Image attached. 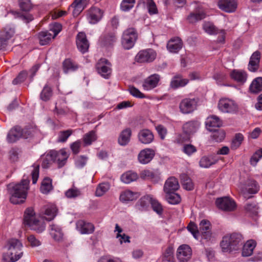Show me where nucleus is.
Listing matches in <instances>:
<instances>
[{"mask_svg": "<svg viewBox=\"0 0 262 262\" xmlns=\"http://www.w3.org/2000/svg\"><path fill=\"white\" fill-rule=\"evenodd\" d=\"M29 180L23 179L20 183L14 184L10 183L7 185L10 201L13 204H22L27 198L29 189Z\"/></svg>", "mask_w": 262, "mask_h": 262, "instance_id": "nucleus-1", "label": "nucleus"}, {"mask_svg": "<svg viewBox=\"0 0 262 262\" xmlns=\"http://www.w3.org/2000/svg\"><path fill=\"white\" fill-rule=\"evenodd\" d=\"M243 237L239 233H232L227 234L223 237L220 246L224 252H232L238 250L243 245Z\"/></svg>", "mask_w": 262, "mask_h": 262, "instance_id": "nucleus-2", "label": "nucleus"}, {"mask_svg": "<svg viewBox=\"0 0 262 262\" xmlns=\"http://www.w3.org/2000/svg\"><path fill=\"white\" fill-rule=\"evenodd\" d=\"M24 223L38 233H41L45 230V226L41 224L36 217L34 209L32 207L27 208L24 212Z\"/></svg>", "mask_w": 262, "mask_h": 262, "instance_id": "nucleus-3", "label": "nucleus"}, {"mask_svg": "<svg viewBox=\"0 0 262 262\" xmlns=\"http://www.w3.org/2000/svg\"><path fill=\"white\" fill-rule=\"evenodd\" d=\"M8 244V250H14L15 252H11L10 256L3 255L2 262H15L23 255V252H18V251H20L23 245L18 239L15 238L9 240Z\"/></svg>", "mask_w": 262, "mask_h": 262, "instance_id": "nucleus-4", "label": "nucleus"}, {"mask_svg": "<svg viewBox=\"0 0 262 262\" xmlns=\"http://www.w3.org/2000/svg\"><path fill=\"white\" fill-rule=\"evenodd\" d=\"M138 38L137 33L134 28L126 29L123 33L121 43L125 50L132 48Z\"/></svg>", "mask_w": 262, "mask_h": 262, "instance_id": "nucleus-5", "label": "nucleus"}, {"mask_svg": "<svg viewBox=\"0 0 262 262\" xmlns=\"http://www.w3.org/2000/svg\"><path fill=\"white\" fill-rule=\"evenodd\" d=\"M31 134L30 130L23 129L20 126H16L12 128L8 133L7 140L9 143H14L20 138L27 139Z\"/></svg>", "mask_w": 262, "mask_h": 262, "instance_id": "nucleus-6", "label": "nucleus"}, {"mask_svg": "<svg viewBox=\"0 0 262 262\" xmlns=\"http://www.w3.org/2000/svg\"><path fill=\"white\" fill-rule=\"evenodd\" d=\"M112 64L105 58H101L96 64L97 72L103 78L108 79L112 73Z\"/></svg>", "mask_w": 262, "mask_h": 262, "instance_id": "nucleus-7", "label": "nucleus"}, {"mask_svg": "<svg viewBox=\"0 0 262 262\" xmlns=\"http://www.w3.org/2000/svg\"><path fill=\"white\" fill-rule=\"evenodd\" d=\"M156 52L152 49L143 50L138 52L135 57V60L139 63L151 62L156 57Z\"/></svg>", "mask_w": 262, "mask_h": 262, "instance_id": "nucleus-8", "label": "nucleus"}, {"mask_svg": "<svg viewBox=\"0 0 262 262\" xmlns=\"http://www.w3.org/2000/svg\"><path fill=\"white\" fill-rule=\"evenodd\" d=\"M50 157H52L53 162L57 163L58 168H60L66 165L69 155L64 149H62L59 151H50Z\"/></svg>", "mask_w": 262, "mask_h": 262, "instance_id": "nucleus-9", "label": "nucleus"}, {"mask_svg": "<svg viewBox=\"0 0 262 262\" xmlns=\"http://www.w3.org/2000/svg\"><path fill=\"white\" fill-rule=\"evenodd\" d=\"M220 110L224 113H235L238 111L237 105L232 100L221 99L218 103Z\"/></svg>", "mask_w": 262, "mask_h": 262, "instance_id": "nucleus-10", "label": "nucleus"}, {"mask_svg": "<svg viewBox=\"0 0 262 262\" xmlns=\"http://www.w3.org/2000/svg\"><path fill=\"white\" fill-rule=\"evenodd\" d=\"M216 206L224 211H231L236 208L235 202L229 197L217 198L215 201Z\"/></svg>", "mask_w": 262, "mask_h": 262, "instance_id": "nucleus-11", "label": "nucleus"}, {"mask_svg": "<svg viewBox=\"0 0 262 262\" xmlns=\"http://www.w3.org/2000/svg\"><path fill=\"white\" fill-rule=\"evenodd\" d=\"M196 103L194 99L185 98L180 102L179 108L182 113L189 114L196 108Z\"/></svg>", "mask_w": 262, "mask_h": 262, "instance_id": "nucleus-12", "label": "nucleus"}, {"mask_svg": "<svg viewBox=\"0 0 262 262\" xmlns=\"http://www.w3.org/2000/svg\"><path fill=\"white\" fill-rule=\"evenodd\" d=\"M76 45L78 50L82 54L88 51L90 43L84 32H79L77 35Z\"/></svg>", "mask_w": 262, "mask_h": 262, "instance_id": "nucleus-13", "label": "nucleus"}, {"mask_svg": "<svg viewBox=\"0 0 262 262\" xmlns=\"http://www.w3.org/2000/svg\"><path fill=\"white\" fill-rule=\"evenodd\" d=\"M155 154V151L151 148H147L142 149L138 154V161L141 164H147L152 160Z\"/></svg>", "mask_w": 262, "mask_h": 262, "instance_id": "nucleus-14", "label": "nucleus"}, {"mask_svg": "<svg viewBox=\"0 0 262 262\" xmlns=\"http://www.w3.org/2000/svg\"><path fill=\"white\" fill-rule=\"evenodd\" d=\"M57 208L54 205H47L41 208L40 213L45 215V219L50 221L54 219L57 212Z\"/></svg>", "mask_w": 262, "mask_h": 262, "instance_id": "nucleus-15", "label": "nucleus"}, {"mask_svg": "<svg viewBox=\"0 0 262 262\" xmlns=\"http://www.w3.org/2000/svg\"><path fill=\"white\" fill-rule=\"evenodd\" d=\"M191 255V248L188 245H181L177 250V256L180 261L184 262L187 261L190 258Z\"/></svg>", "mask_w": 262, "mask_h": 262, "instance_id": "nucleus-16", "label": "nucleus"}, {"mask_svg": "<svg viewBox=\"0 0 262 262\" xmlns=\"http://www.w3.org/2000/svg\"><path fill=\"white\" fill-rule=\"evenodd\" d=\"M138 139L141 143L148 144L153 141L154 136L152 132L149 129H143L138 133Z\"/></svg>", "mask_w": 262, "mask_h": 262, "instance_id": "nucleus-17", "label": "nucleus"}, {"mask_svg": "<svg viewBox=\"0 0 262 262\" xmlns=\"http://www.w3.org/2000/svg\"><path fill=\"white\" fill-rule=\"evenodd\" d=\"M217 6L221 10L228 13L234 12L236 9L235 0H219Z\"/></svg>", "mask_w": 262, "mask_h": 262, "instance_id": "nucleus-18", "label": "nucleus"}, {"mask_svg": "<svg viewBox=\"0 0 262 262\" xmlns=\"http://www.w3.org/2000/svg\"><path fill=\"white\" fill-rule=\"evenodd\" d=\"M76 228L81 234H91L95 229L94 225L84 220H79L76 223Z\"/></svg>", "mask_w": 262, "mask_h": 262, "instance_id": "nucleus-19", "label": "nucleus"}, {"mask_svg": "<svg viewBox=\"0 0 262 262\" xmlns=\"http://www.w3.org/2000/svg\"><path fill=\"white\" fill-rule=\"evenodd\" d=\"M160 79V76L157 74H154L145 79L143 87L144 90H148L156 88Z\"/></svg>", "mask_w": 262, "mask_h": 262, "instance_id": "nucleus-20", "label": "nucleus"}, {"mask_svg": "<svg viewBox=\"0 0 262 262\" xmlns=\"http://www.w3.org/2000/svg\"><path fill=\"white\" fill-rule=\"evenodd\" d=\"M103 13L101 10L97 7H92L88 12L89 22L91 24H96L98 22L102 17Z\"/></svg>", "mask_w": 262, "mask_h": 262, "instance_id": "nucleus-21", "label": "nucleus"}, {"mask_svg": "<svg viewBox=\"0 0 262 262\" xmlns=\"http://www.w3.org/2000/svg\"><path fill=\"white\" fill-rule=\"evenodd\" d=\"M179 187L178 180L176 178L171 177L166 181L164 186V191L165 193L176 191L179 188Z\"/></svg>", "mask_w": 262, "mask_h": 262, "instance_id": "nucleus-22", "label": "nucleus"}, {"mask_svg": "<svg viewBox=\"0 0 262 262\" xmlns=\"http://www.w3.org/2000/svg\"><path fill=\"white\" fill-rule=\"evenodd\" d=\"M183 42L179 37L171 39L167 44L168 50L171 53H178L182 48Z\"/></svg>", "mask_w": 262, "mask_h": 262, "instance_id": "nucleus-23", "label": "nucleus"}, {"mask_svg": "<svg viewBox=\"0 0 262 262\" xmlns=\"http://www.w3.org/2000/svg\"><path fill=\"white\" fill-rule=\"evenodd\" d=\"M222 121L220 118L215 116H212L208 117L206 121L207 129L212 132L216 128H218L222 125Z\"/></svg>", "mask_w": 262, "mask_h": 262, "instance_id": "nucleus-24", "label": "nucleus"}, {"mask_svg": "<svg viewBox=\"0 0 262 262\" xmlns=\"http://www.w3.org/2000/svg\"><path fill=\"white\" fill-rule=\"evenodd\" d=\"M117 38L115 33H107L100 37V41L101 44L105 47H110L113 45L116 41Z\"/></svg>", "mask_w": 262, "mask_h": 262, "instance_id": "nucleus-25", "label": "nucleus"}, {"mask_svg": "<svg viewBox=\"0 0 262 262\" xmlns=\"http://www.w3.org/2000/svg\"><path fill=\"white\" fill-rule=\"evenodd\" d=\"M260 53L259 51H255L251 56L248 65V69L251 72H255L259 67Z\"/></svg>", "mask_w": 262, "mask_h": 262, "instance_id": "nucleus-26", "label": "nucleus"}, {"mask_svg": "<svg viewBox=\"0 0 262 262\" xmlns=\"http://www.w3.org/2000/svg\"><path fill=\"white\" fill-rule=\"evenodd\" d=\"M250 93L252 94H258L262 91V77H258L255 78L249 89Z\"/></svg>", "mask_w": 262, "mask_h": 262, "instance_id": "nucleus-27", "label": "nucleus"}, {"mask_svg": "<svg viewBox=\"0 0 262 262\" xmlns=\"http://www.w3.org/2000/svg\"><path fill=\"white\" fill-rule=\"evenodd\" d=\"M132 130L129 128L123 130L118 138V143L122 146L127 145L130 141Z\"/></svg>", "mask_w": 262, "mask_h": 262, "instance_id": "nucleus-28", "label": "nucleus"}, {"mask_svg": "<svg viewBox=\"0 0 262 262\" xmlns=\"http://www.w3.org/2000/svg\"><path fill=\"white\" fill-rule=\"evenodd\" d=\"M188 80L182 79L180 75L174 76L170 82V86L172 88L177 89L179 87L184 86L187 84Z\"/></svg>", "mask_w": 262, "mask_h": 262, "instance_id": "nucleus-29", "label": "nucleus"}, {"mask_svg": "<svg viewBox=\"0 0 262 262\" xmlns=\"http://www.w3.org/2000/svg\"><path fill=\"white\" fill-rule=\"evenodd\" d=\"M230 76L234 80L242 83H244L247 79V74L243 71L234 70L231 72Z\"/></svg>", "mask_w": 262, "mask_h": 262, "instance_id": "nucleus-30", "label": "nucleus"}, {"mask_svg": "<svg viewBox=\"0 0 262 262\" xmlns=\"http://www.w3.org/2000/svg\"><path fill=\"white\" fill-rule=\"evenodd\" d=\"M14 34V30L13 28H5L1 32L0 41H5V47L7 45V40L11 38Z\"/></svg>", "mask_w": 262, "mask_h": 262, "instance_id": "nucleus-31", "label": "nucleus"}, {"mask_svg": "<svg viewBox=\"0 0 262 262\" xmlns=\"http://www.w3.org/2000/svg\"><path fill=\"white\" fill-rule=\"evenodd\" d=\"M259 186L256 182L253 180L249 179L246 183L245 191L250 194H255L257 192Z\"/></svg>", "mask_w": 262, "mask_h": 262, "instance_id": "nucleus-32", "label": "nucleus"}, {"mask_svg": "<svg viewBox=\"0 0 262 262\" xmlns=\"http://www.w3.org/2000/svg\"><path fill=\"white\" fill-rule=\"evenodd\" d=\"M199 127V123L196 121H189L184 124L183 132L189 135L195 133Z\"/></svg>", "mask_w": 262, "mask_h": 262, "instance_id": "nucleus-33", "label": "nucleus"}, {"mask_svg": "<svg viewBox=\"0 0 262 262\" xmlns=\"http://www.w3.org/2000/svg\"><path fill=\"white\" fill-rule=\"evenodd\" d=\"M180 179L183 188L187 190H191L194 188L193 183L191 179L185 173L180 175Z\"/></svg>", "mask_w": 262, "mask_h": 262, "instance_id": "nucleus-34", "label": "nucleus"}, {"mask_svg": "<svg viewBox=\"0 0 262 262\" xmlns=\"http://www.w3.org/2000/svg\"><path fill=\"white\" fill-rule=\"evenodd\" d=\"M63 70L65 73L69 71H74L78 69V66L73 62L71 59H66L62 63Z\"/></svg>", "mask_w": 262, "mask_h": 262, "instance_id": "nucleus-35", "label": "nucleus"}, {"mask_svg": "<svg viewBox=\"0 0 262 262\" xmlns=\"http://www.w3.org/2000/svg\"><path fill=\"white\" fill-rule=\"evenodd\" d=\"M255 245V243L253 241H247L243 246L242 255L243 256H250L253 253Z\"/></svg>", "mask_w": 262, "mask_h": 262, "instance_id": "nucleus-36", "label": "nucleus"}, {"mask_svg": "<svg viewBox=\"0 0 262 262\" xmlns=\"http://www.w3.org/2000/svg\"><path fill=\"white\" fill-rule=\"evenodd\" d=\"M52 37L51 33L47 31H42L38 33V38L39 41V43L41 46L46 45L49 43Z\"/></svg>", "mask_w": 262, "mask_h": 262, "instance_id": "nucleus-37", "label": "nucleus"}, {"mask_svg": "<svg viewBox=\"0 0 262 262\" xmlns=\"http://www.w3.org/2000/svg\"><path fill=\"white\" fill-rule=\"evenodd\" d=\"M138 178L137 173L132 171H127L123 173L121 177L122 181L126 184H129L136 181Z\"/></svg>", "mask_w": 262, "mask_h": 262, "instance_id": "nucleus-38", "label": "nucleus"}, {"mask_svg": "<svg viewBox=\"0 0 262 262\" xmlns=\"http://www.w3.org/2000/svg\"><path fill=\"white\" fill-rule=\"evenodd\" d=\"M52 180L49 177H46L42 181L40 186V190L44 194L48 193L53 189Z\"/></svg>", "mask_w": 262, "mask_h": 262, "instance_id": "nucleus-39", "label": "nucleus"}, {"mask_svg": "<svg viewBox=\"0 0 262 262\" xmlns=\"http://www.w3.org/2000/svg\"><path fill=\"white\" fill-rule=\"evenodd\" d=\"M50 234L52 237L55 240L59 241L62 239L63 233L61 229L56 225H51Z\"/></svg>", "mask_w": 262, "mask_h": 262, "instance_id": "nucleus-40", "label": "nucleus"}, {"mask_svg": "<svg viewBox=\"0 0 262 262\" xmlns=\"http://www.w3.org/2000/svg\"><path fill=\"white\" fill-rule=\"evenodd\" d=\"M173 252V246L169 245L163 254L162 262H174Z\"/></svg>", "mask_w": 262, "mask_h": 262, "instance_id": "nucleus-41", "label": "nucleus"}, {"mask_svg": "<svg viewBox=\"0 0 262 262\" xmlns=\"http://www.w3.org/2000/svg\"><path fill=\"white\" fill-rule=\"evenodd\" d=\"M217 161L212 157H203L199 162L200 166L203 168H208L216 163Z\"/></svg>", "mask_w": 262, "mask_h": 262, "instance_id": "nucleus-42", "label": "nucleus"}, {"mask_svg": "<svg viewBox=\"0 0 262 262\" xmlns=\"http://www.w3.org/2000/svg\"><path fill=\"white\" fill-rule=\"evenodd\" d=\"M205 13L203 11L197 13H191L187 17V20L190 23H194L205 17Z\"/></svg>", "mask_w": 262, "mask_h": 262, "instance_id": "nucleus-43", "label": "nucleus"}, {"mask_svg": "<svg viewBox=\"0 0 262 262\" xmlns=\"http://www.w3.org/2000/svg\"><path fill=\"white\" fill-rule=\"evenodd\" d=\"M172 191L171 192L166 193V198L169 204H177L181 202V197L179 194Z\"/></svg>", "mask_w": 262, "mask_h": 262, "instance_id": "nucleus-44", "label": "nucleus"}, {"mask_svg": "<svg viewBox=\"0 0 262 262\" xmlns=\"http://www.w3.org/2000/svg\"><path fill=\"white\" fill-rule=\"evenodd\" d=\"M53 94L52 89L48 85L46 84L43 88L40 94V99L44 101H47L52 97Z\"/></svg>", "mask_w": 262, "mask_h": 262, "instance_id": "nucleus-45", "label": "nucleus"}, {"mask_svg": "<svg viewBox=\"0 0 262 262\" xmlns=\"http://www.w3.org/2000/svg\"><path fill=\"white\" fill-rule=\"evenodd\" d=\"M135 193L130 190H126L122 192L120 196V200L123 203H127L132 201L136 198Z\"/></svg>", "mask_w": 262, "mask_h": 262, "instance_id": "nucleus-46", "label": "nucleus"}, {"mask_svg": "<svg viewBox=\"0 0 262 262\" xmlns=\"http://www.w3.org/2000/svg\"><path fill=\"white\" fill-rule=\"evenodd\" d=\"M83 142L86 145H91L92 142L97 140V136L96 133L94 130H91L85 134L83 138Z\"/></svg>", "mask_w": 262, "mask_h": 262, "instance_id": "nucleus-47", "label": "nucleus"}, {"mask_svg": "<svg viewBox=\"0 0 262 262\" xmlns=\"http://www.w3.org/2000/svg\"><path fill=\"white\" fill-rule=\"evenodd\" d=\"M212 132H213L212 138L215 142H221L225 137V133L222 129L216 128L212 130Z\"/></svg>", "mask_w": 262, "mask_h": 262, "instance_id": "nucleus-48", "label": "nucleus"}, {"mask_svg": "<svg viewBox=\"0 0 262 262\" xmlns=\"http://www.w3.org/2000/svg\"><path fill=\"white\" fill-rule=\"evenodd\" d=\"M110 185L108 182H103L100 184L96 190V196H102L110 189Z\"/></svg>", "mask_w": 262, "mask_h": 262, "instance_id": "nucleus-49", "label": "nucleus"}, {"mask_svg": "<svg viewBox=\"0 0 262 262\" xmlns=\"http://www.w3.org/2000/svg\"><path fill=\"white\" fill-rule=\"evenodd\" d=\"M18 3L20 10L24 12H29L33 8L31 0H19Z\"/></svg>", "mask_w": 262, "mask_h": 262, "instance_id": "nucleus-50", "label": "nucleus"}, {"mask_svg": "<svg viewBox=\"0 0 262 262\" xmlns=\"http://www.w3.org/2000/svg\"><path fill=\"white\" fill-rule=\"evenodd\" d=\"M136 3V0H123L120 5V8L123 11H128L132 9Z\"/></svg>", "mask_w": 262, "mask_h": 262, "instance_id": "nucleus-51", "label": "nucleus"}, {"mask_svg": "<svg viewBox=\"0 0 262 262\" xmlns=\"http://www.w3.org/2000/svg\"><path fill=\"white\" fill-rule=\"evenodd\" d=\"M81 195V192L76 187L73 186L65 192V195L69 199L75 198Z\"/></svg>", "mask_w": 262, "mask_h": 262, "instance_id": "nucleus-52", "label": "nucleus"}, {"mask_svg": "<svg viewBox=\"0 0 262 262\" xmlns=\"http://www.w3.org/2000/svg\"><path fill=\"white\" fill-rule=\"evenodd\" d=\"M150 203L154 211L159 215L163 213V209L162 206L157 200L150 198Z\"/></svg>", "mask_w": 262, "mask_h": 262, "instance_id": "nucleus-53", "label": "nucleus"}, {"mask_svg": "<svg viewBox=\"0 0 262 262\" xmlns=\"http://www.w3.org/2000/svg\"><path fill=\"white\" fill-rule=\"evenodd\" d=\"M203 28L205 32L211 35L220 33V31L216 27L210 23H205L203 26Z\"/></svg>", "mask_w": 262, "mask_h": 262, "instance_id": "nucleus-54", "label": "nucleus"}, {"mask_svg": "<svg viewBox=\"0 0 262 262\" xmlns=\"http://www.w3.org/2000/svg\"><path fill=\"white\" fill-rule=\"evenodd\" d=\"M149 203H150V199H149L148 198L143 197L138 201L137 204V207L139 210L143 211L147 208Z\"/></svg>", "mask_w": 262, "mask_h": 262, "instance_id": "nucleus-55", "label": "nucleus"}, {"mask_svg": "<svg viewBox=\"0 0 262 262\" xmlns=\"http://www.w3.org/2000/svg\"><path fill=\"white\" fill-rule=\"evenodd\" d=\"M72 134V130L71 129H68L66 130L59 132L57 141L58 142H66Z\"/></svg>", "mask_w": 262, "mask_h": 262, "instance_id": "nucleus-56", "label": "nucleus"}, {"mask_svg": "<svg viewBox=\"0 0 262 262\" xmlns=\"http://www.w3.org/2000/svg\"><path fill=\"white\" fill-rule=\"evenodd\" d=\"M262 158V148H260L255 152L251 157L250 162L251 165L255 166L259 159Z\"/></svg>", "mask_w": 262, "mask_h": 262, "instance_id": "nucleus-57", "label": "nucleus"}, {"mask_svg": "<svg viewBox=\"0 0 262 262\" xmlns=\"http://www.w3.org/2000/svg\"><path fill=\"white\" fill-rule=\"evenodd\" d=\"M88 159V157L84 156L78 157L75 161L76 166L79 168L83 167L86 163Z\"/></svg>", "mask_w": 262, "mask_h": 262, "instance_id": "nucleus-58", "label": "nucleus"}, {"mask_svg": "<svg viewBox=\"0 0 262 262\" xmlns=\"http://www.w3.org/2000/svg\"><path fill=\"white\" fill-rule=\"evenodd\" d=\"M128 90L130 94L135 97L139 98H144L145 97L144 94L142 93L138 89L134 86H129Z\"/></svg>", "mask_w": 262, "mask_h": 262, "instance_id": "nucleus-59", "label": "nucleus"}, {"mask_svg": "<svg viewBox=\"0 0 262 262\" xmlns=\"http://www.w3.org/2000/svg\"><path fill=\"white\" fill-rule=\"evenodd\" d=\"M200 231L203 232L211 230V225L210 222L207 220H203L201 221L200 224Z\"/></svg>", "mask_w": 262, "mask_h": 262, "instance_id": "nucleus-60", "label": "nucleus"}, {"mask_svg": "<svg viewBox=\"0 0 262 262\" xmlns=\"http://www.w3.org/2000/svg\"><path fill=\"white\" fill-rule=\"evenodd\" d=\"M71 7L74 9L73 11V15L74 17H77L78 16L83 10L82 5L77 4H76V3H73L71 4Z\"/></svg>", "mask_w": 262, "mask_h": 262, "instance_id": "nucleus-61", "label": "nucleus"}, {"mask_svg": "<svg viewBox=\"0 0 262 262\" xmlns=\"http://www.w3.org/2000/svg\"><path fill=\"white\" fill-rule=\"evenodd\" d=\"M183 151L188 156H190L196 151V148L192 144H185L183 147Z\"/></svg>", "mask_w": 262, "mask_h": 262, "instance_id": "nucleus-62", "label": "nucleus"}, {"mask_svg": "<svg viewBox=\"0 0 262 262\" xmlns=\"http://www.w3.org/2000/svg\"><path fill=\"white\" fill-rule=\"evenodd\" d=\"M188 230L190 231L195 239H198V236L199 234V231L196 225L194 223L189 224L187 227Z\"/></svg>", "mask_w": 262, "mask_h": 262, "instance_id": "nucleus-63", "label": "nucleus"}, {"mask_svg": "<svg viewBox=\"0 0 262 262\" xmlns=\"http://www.w3.org/2000/svg\"><path fill=\"white\" fill-rule=\"evenodd\" d=\"M146 3L148 12L150 14H156L158 12V10L155 2L152 0H147Z\"/></svg>", "mask_w": 262, "mask_h": 262, "instance_id": "nucleus-64", "label": "nucleus"}]
</instances>
